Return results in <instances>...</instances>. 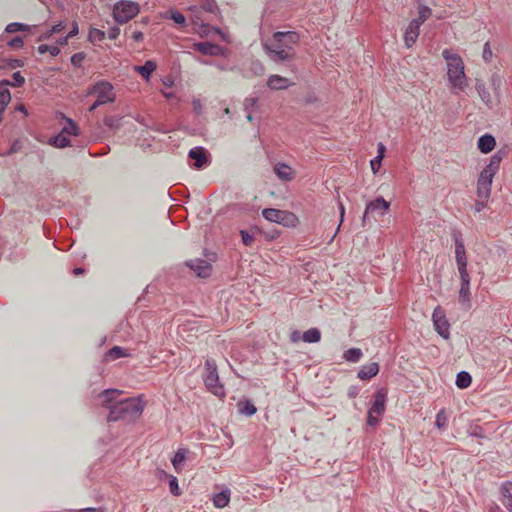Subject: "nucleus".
<instances>
[{"instance_id":"61","label":"nucleus","mask_w":512,"mask_h":512,"mask_svg":"<svg viewBox=\"0 0 512 512\" xmlns=\"http://www.w3.org/2000/svg\"><path fill=\"white\" fill-rule=\"evenodd\" d=\"M512 487V482H505L503 485H502V488H501V493H502V499L505 498V494H511L510 493V488Z\"/></svg>"},{"instance_id":"42","label":"nucleus","mask_w":512,"mask_h":512,"mask_svg":"<svg viewBox=\"0 0 512 512\" xmlns=\"http://www.w3.org/2000/svg\"><path fill=\"white\" fill-rule=\"evenodd\" d=\"M23 148V143L20 139H15L11 145H10V148L5 151V153H0V156L1 157H6V156H10V155H13L19 151H21V149Z\"/></svg>"},{"instance_id":"24","label":"nucleus","mask_w":512,"mask_h":512,"mask_svg":"<svg viewBox=\"0 0 512 512\" xmlns=\"http://www.w3.org/2000/svg\"><path fill=\"white\" fill-rule=\"evenodd\" d=\"M157 64L153 60H147L141 66H136L135 70L145 79H149L151 74L156 70Z\"/></svg>"},{"instance_id":"51","label":"nucleus","mask_w":512,"mask_h":512,"mask_svg":"<svg viewBox=\"0 0 512 512\" xmlns=\"http://www.w3.org/2000/svg\"><path fill=\"white\" fill-rule=\"evenodd\" d=\"M500 163H501V160H499L495 156H492L486 167L489 170H492L493 172L497 173V171L499 170V167H500Z\"/></svg>"},{"instance_id":"10","label":"nucleus","mask_w":512,"mask_h":512,"mask_svg":"<svg viewBox=\"0 0 512 512\" xmlns=\"http://www.w3.org/2000/svg\"><path fill=\"white\" fill-rule=\"evenodd\" d=\"M495 172L485 167L479 174L477 180V196L479 198H489L491 195L492 181Z\"/></svg>"},{"instance_id":"19","label":"nucleus","mask_w":512,"mask_h":512,"mask_svg":"<svg viewBox=\"0 0 512 512\" xmlns=\"http://www.w3.org/2000/svg\"><path fill=\"white\" fill-rule=\"evenodd\" d=\"M379 373V364L377 362H370L361 366L357 373V377L361 380H370Z\"/></svg>"},{"instance_id":"52","label":"nucleus","mask_w":512,"mask_h":512,"mask_svg":"<svg viewBox=\"0 0 512 512\" xmlns=\"http://www.w3.org/2000/svg\"><path fill=\"white\" fill-rule=\"evenodd\" d=\"M492 56H493V54H492V50L490 48V45H489L488 42H486L484 44V47H483V54H482L483 60L485 62H490L491 59H492Z\"/></svg>"},{"instance_id":"47","label":"nucleus","mask_w":512,"mask_h":512,"mask_svg":"<svg viewBox=\"0 0 512 512\" xmlns=\"http://www.w3.org/2000/svg\"><path fill=\"white\" fill-rule=\"evenodd\" d=\"M447 422H448V417H447L445 411L442 409L436 415L435 425L437 428L443 429L446 427Z\"/></svg>"},{"instance_id":"55","label":"nucleus","mask_w":512,"mask_h":512,"mask_svg":"<svg viewBox=\"0 0 512 512\" xmlns=\"http://www.w3.org/2000/svg\"><path fill=\"white\" fill-rule=\"evenodd\" d=\"M489 198H479L475 203V211L481 212L486 206Z\"/></svg>"},{"instance_id":"48","label":"nucleus","mask_w":512,"mask_h":512,"mask_svg":"<svg viewBox=\"0 0 512 512\" xmlns=\"http://www.w3.org/2000/svg\"><path fill=\"white\" fill-rule=\"evenodd\" d=\"M85 58L86 54L84 52H78L71 56L70 61L75 68H80Z\"/></svg>"},{"instance_id":"8","label":"nucleus","mask_w":512,"mask_h":512,"mask_svg":"<svg viewBox=\"0 0 512 512\" xmlns=\"http://www.w3.org/2000/svg\"><path fill=\"white\" fill-rule=\"evenodd\" d=\"M262 215L267 221L278 223L285 227H295L299 222L297 216L293 212L279 210L276 208H265L262 211Z\"/></svg>"},{"instance_id":"4","label":"nucleus","mask_w":512,"mask_h":512,"mask_svg":"<svg viewBox=\"0 0 512 512\" xmlns=\"http://www.w3.org/2000/svg\"><path fill=\"white\" fill-rule=\"evenodd\" d=\"M203 381L209 392L217 397L225 396V389L219 380L217 365L214 359H206L203 372Z\"/></svg>"},{"instance_id":"50","label":"nucleus","mask_w":512,"mask_h":512,"mask_svg":"<svg viewBox=\"0 0 512 512\" xmlns=\"http://www.w3.org/2000/svg\"><path fill=\"white\" fill-rule=\"evenodd\" d=\"M240 235H241V238H242V242L245 246H251L252 243L254 242V236L249 234L248 231L246 230H241L240 231Z\"/></svg>"},{"instance_id":"54","label":"nucleus","mask_w":512,"mask_h":512,"mask_svg":"<svg viewBox=\"0 0 512 512\" xmlns=\"http://www.w3.org/2000/svg\"><path fill=\"white\" fill-rule=\"evenodd\" d=\"M382 160L383 159L376 156L370 161V166L374 173H377L381 168Z\"/></svg>"},{"instance_id":"26","label":"nucleus","mask_w":512,"mask_h":512,"mask_svg":"<svg viewBox=\"0 0 512 512\" xmlns=\"http://www.w3.org/2000/svg\"><path fill=\"white\" fill-rule=\"evenodd\" d=\"M13 81H10L8 79H2L0 81V86L3 87H15V88H21L25 84V78L21 75L19 71H16L12 74Z\"/></svg>"},{"instance_id":"62","label":"nucleus","mask_w":512,"mask_h":512,"mask_svg":"<svg viewBox=\"0 0 512 512\" xmlns=\"http://www.w3.org/2000/svg\"><path fill=\"white\" fill-rule=\"evenodd\" d=\"M386 147L383 143H378L377 145V157L383 159L385 156Z\"/></svg>"},{"instance_id":"3","label":"nucleus","mask_w":512,"mask_h":512,"mask_svg":"<svg viewBox=\"0 0 512 512\" xmlns=\"http://www.w3.org/2000/svg\"><path fill=\"white\" fill-rule=\"evenodd\" d=\"M443 58L447 61L448 66V79L455 88L464 89L466 84V76L464 73V64L460 56L451 54L449 50L445 49L442 52Z\"/></svg>"},{"instance_id":"40","label":"nucleus","mask_w":512,"mask_h":512,"mask_svg":"<svg viewBox=\"0 0 512 512\" xmlns=\"http://www.w3.org/2000/svg\"><path fill=\"white\" fill-rule=\"evenodd\" d=\"M29 30H30L29 25L23 24L20 22L9 23L5 28L6 33H15V32H19V31H29Z\"/></svg>"},{"instance_id":"5","label":"nucleus","mask_w":512,"mask_h":512,"mask_svg":"<svg viewBox=\"0 0 512 512\" xmlns=\"http://www.w3.org/2000/svg\"><path fill=\"white\" fill-rule=\"evenodd\" d=\"M388 391L386 388L381 387L377 389L373 395L374 400L368 409L367 413V424L369 426H376L386 410Z\"/></svg>"},{"instance_id":"34","label":"nucleus","mask_w":512,"mask_h":512,"mask_svg":"<svg viewBox=\"0 0 512 512\" xmlns=\"http://www.w3.org/2000/svg\"><path fill=\"white\" fill-rule=\"evenodd\" d=\"M106 34L104 31L90 27L89 33H88V41L92 44H95L96 42H101L105 39Z\"/></svg>"},{"instance_id":"31","label":"nucleus","mask_w":512,"mask_h":512,"mask_svg":"<svg viewBox=\"0 0 512 512\" xmlns=\"http://www.w3.org/2000/svg\"><path fill=\"white\" fill-rule=\"evenodd\" d=\"M459 302L470 308V283H461L459 289Z\"/></svg>"},{"instance_id":"32","label":"nucleus","mask_w":512,"mask_h":512,"mask_svg":"<svg viewBox=\"0 0 512 512\" xmlns=\"http://www.w3.org/2000/svg\"><path fill=\"white\" fill-rule=\"evenodd\" d=\"M363 356V353H362V350L360 348H349L348 350H346L344 353H343V358L348 361V362H352V363H357L360 361V359L362 358Z\"/></svg>"},{"instance_id":"25","label":"nucleus","mask_w":512,"mask_h":512,"mask_svg":"<svg viewBox=\"0 0 512 512\" xmlns=\"http://www.w3.org/2000/svg\"><path fill=\"white\" fill-rule=\"evenodd\" d=\"M128 355L129 354L127 353V351L124 348H122L120 346H113L111 349H109L104 354V361H106V362L114 361L116 359L126 357Z\"/></svg>"},{"instance_id":"53","label":"nucleus","mask_w":512,"mask_h":512,"mask_svg":"<svg viewBox=\"0 0 512 512\" xmlns=\"http://www.w3.org/2000/svg\"><path fill=\"white\" fill-rule=\"evenodd\" d=\"M8 46L12 48H22L24 46L23 38L20 36H15L8 42Z\"/></svg>"},{"instance_id":"35","label":"nucleus","mask_w":512,"mask_h":512,"mask_svg":"<svg viewBox=\"0 0 512 512\" xmlns=\"http://www.w3.org/2000/svg\"><path fill=\"white\" fill-rule=\"evenodd\" d=\"M122 117L120 116H106L103 120L104 125L110 130L116 131L122 126Z\"/></svg>"},{"instance_id":"59","label":"nucleus","mask_w":512,"mask_h":512,"mask_svg":"<svg viewBox=\"0 0 512 512\" xmlns=\"http://www.w3.org/2000/svg\"><path fill=\"white\" fill-rule=\"evenodd\" d=\"M359 392H360L359 387L352 385L348 388L347 395L349 398L353 399L358 396Z\"/></svg>"},{"instance_id":"17","label":"nucleus","mask_w":512,"mask_h":512,"mask_svg":"<svg viewBox=\"0 0 512 512\" xmlns=\"http://www.w3.org/2000/svg\"><path fill=\"white\" fill-rule=\"evenodd\" d=\"M421 25L418 21L411 20L404 34V42L406 47L410 48L419 36Z\"/></svg>"},{"instance_id":"63","label":"nucleus","mask_w":512,"mask_h":512,"mask_svg":"<svg viewBox=\"0 0 512 512\" xmlns=\"http://www.w3.org/2000/svg\"><path fill=\"white\" fill-rule=\"evenodd\" d=\"M258 103V99L257 98H246L245 99V102H244V105H245V109L248 110L249 107L251 106H256Z\"/></svg>"},{"instance_id":"6","label":"nucleus","mask_w":512,"mask_h":512,"mask_svg":"<svg viewBox=\"0 0 512 512\" xmlns=\"http://www.w3.org/2000/svg\"><path fill=\"white\" fill-rule=\"evenodd\" d=\"M140 5L129 0H120L113 6V18L119 24H125L138 15Z\"/></svg>"},{"instance_id":"11","label":"nucleus","mask_w":512,"mask_h":512,"mask_svg":"<svg viewBox=\"0 0 512 512\" xmlns=\"http://www.w3.org/2000/svg\"><path fill=\"white\" fill-rule=\"evenodd\" d=\"M433 323L436 332L443 337L444 339H448L450 337L449 333V322L444 314V312L441 310L440 307H437L432 315Z\"/></svg>"},{"instance_id":"33","label":"nucleus","mask_w":512,"mask_h":512,"mask_svg":"<svg viewBox=\"0 0 512 512\" xmlns=\"http://www.w3.org/2000/svg\"><path fill=\"white\" fill-rule=\"evenodd\" d=\"M302 339L307 343H317L321 339V332L318 328H310L303 333Z\"/></svg>"},{"instance_id":"14","label":"nucleus","mask_w":512,"mask_h":512,"mask_svg":"<svg viewBox=\"0 0 512 512\" xmlns=\"http://www.w3.org/2000/svg\"><path fill=\"white\" fill-rule=\"evenodd\" d=\"M193 48L195 51L207 56H222L225 51L223 46L211 42H197L193 44Z\"/></svg>"},{"instance_id":"36","label":"nucleus","mask_w":512,"mask_h":512,"mask_svg":"<svg viewBox=\"0 0 512 512\" xmlns=\"http://www.w3.org/2000/svg\"><path fill=\"white\" fill-rule=\"evenodd\" d=\"M431 15V8L426 5L420 4L418 5V18L413 20L418 21V23L422 25Z\"/></svg>"},{"instance_id":"15","label":"nucleus","mask_w":512,"mask_h":512,"mask_svg":"<svg viewBox=\"0 0 512 512\" xmlns=\"http://www.w3.org/2000/svg\"><path fill=\"white\" fill-rule=\"evenodd\" d=\"M188 157L194 160L193 167L196 169H202L209 163V153L204 147H194L189 153Z\"/></svg>"},{"instance_id":"16","label":"nucleus","mask_w":512,"mask_h":512,"mask_svg":"<svg viewBox=\"0 0 512 512\" xmlns=\"http://www.w3.org/2000/svg\"><path fill=\"white\" fill-rule=\"evenodd\" d=\"M273 170L276 176L282 181L289 182L295 178V171L286 163H276Z\"/></svg>"},{"instance_id":"20","label":"nucleus","mask_w":512,"mask_h":512,"mask_svg":"<svg viewBox=\"0 0 512 512\" xmlns=\"http://www.w3.org/2000/svg\"><path fill=\"white\" fill-rule=\"evenodd\" d=\"M495 145L496 140L494 136L491 134H484L478 138V149L484 154L491 152L494 149Z\"/></svg>"},{"instance_id":"60","label":"nucleus","mask_w":512,"mask_h":512,"mask_svg":"<svg viewBox=\"0 0 512 512\" xmlns=\"http://www.w3.org/2000/svg\"><path fill=\"white\" fill-rule=\"evenodd\" d=\"M78 33H79L78 23H77L76 21H73V22H72L71 30L68 32V37L73 38V37H74V36H76Z\"/></svg>"},{"instance_id":"43","label":"nucleus","mask_w":512,"mask_h":512,"mask_svg":"<svg viewBox=\"0 0 512 512\" xmlns=\"http://www.w3.org/2000/svg\"><path fill=\"white\" fill-rule=\"evenodd\" d=\"M249 70L255 76H262L265 73V67L263 63L259 60H254L251 62Z\"/></svg>"},{"instance_id":"44","label":"nucleus","mask_w":512,"mask_h":512,"mask_svg":"<svg viewBox=\"0 0 512 512\" xmlns=\"http://www.w3.org/2000/svg\"><path fill=\"white\" fill-rule=\"evenodd\" d=\"M11 101V93L7 87L0 86V106L7 107Z\"/></svg>"},{"instance_id":"13","label":"nucleus","mask_w":512,"mask_h":512,"mask_svg":"<svg viewBox=\"0 0 512 512\" xmlns=\"http://www.w3.org/2000/svg\"><path fill=\"white\" fill-rule=\"evenodd\" d=\"M452 239L455 244V258L457 266L467 264L466 250L461 232L458 230H453Z\"/></svg>"},{"instance_id":"18","label":"nucleus","mask_w":512,"mask_h":512,"mask_svg":"<svg viewBox=\"0 0 512 512\" xmlns=\"http://www.w3.org/2000/svg\"><path fill=\"white\" fill-rule=\"evenodd\" d=\"M291 85H293V83H291L288 78L277 74L270 75L267 80V86L271 90H285Z\"/></svg>"},{"instance_id":"27","label":"nucleus","mask_w":512,"mask_h":512,"mask_svg":"<svg viewBox=\"0 0 512 512\" xmlns=\"http://www.w3.org/2000/svg\"><path fill=\"white\" fill-rule=\"evenodd\" d=\"M164 18L174 21L177 25L181 27H185L187 23L185 16L175 9H169L165 13Z\"/></svg>"},{"instance_id":"21","label":"nucleus","mask_w":512,"mask_h":512,"mask_svg":"<svg viewBox=\"0 0 512 512\" xmlns=\"http://www.w3.org/2000/svg\"><path fill=\"white\" fill-rule=\"evenodd\" d=\"M189 450L187 448H179L171 459V463L176 472H181L184 466V462L187 458Z\"/></svg>"},{"instance_id":"22","label":"nucleus","mask_w":512,"mask_h":512,"mask_svg":"<svg viewBox=\"0 0 512 512\" xmlns=\"http://www.w3.org/2000/svg\"><path fill=\"white\" fill-rule=\"evenodd\" d=\"M231 491L226 488L213 497V504L216 508H224L230 502Z\"/></svg>"},{"instance_id":"7","label":"nucleus","mask_w":512,"mask_h":512,"mask_svg":"<svg viewBox=\"0 0 512 512\" xmlns=\"http://www.w3.org/2000/svg\"><path fill=\"white\" fill-rule=\"evenodd\" d=\"M204 256L205 259L196 258L185 262V265L200 278H208L211 276L212 263L217 259V254L208 250L204 251Z\"/></svg>"},{"instance_id":"56","label":"nucleus","mask_w":512,"mask_h":512,"mask_svg":"<svg viewBox=\"0 0 512 512\" xmlns=\"http://www.w3.org/2000/svg\"><path fill=\"white\" fill-rule=\"evenodd\" d=\"M502 504L509 512H512V494H505V498L502 499Z\"/></svg>"},{"instance_id":"2","label":"nucleus","mask_w":512,"mask_h":512,"mask_svg":"<svg viewBox=\"0 0 512 512\" xmlns=\"http://www.w3.org/2000/svg\"><path fill=\"white\" fill-rule=\"evenodd\" d=\"M300 40L296 31H277L271 42H264L263 49L275 63H290L296 57L294 45Z\"/></svg>"},{"instance_id":"1","label":"nucleus","mask_w":512,"mask_h":512,"mask_svg":"<svg viewBox=\"0 0 512 512\" xmlns=\"http://www.w3.org/2000/svg\"><path fill=\"white\" fill-rule=\"evenodd\" d=\"M123 392L118 389H105L99 394L102 398V407L109 410L107 415L108 422H134L142 415L145 403L141 397H131L118 400Z\"/></svg>"},{"instance_id":"37","label":"nucleus","mask_w":512,"mask_h":512,"mask_svg":"<svg viewBox=\"0 0 512 512\" xmlns=\"http://www.w3.org/2000/svg\"><path fill=\"white\" fill-rule=\"evenodd\" d=\"M65 28V25L63 22H58L57 24L53 25L50 30L46 31L45 33L41 34L38 37V41H44L49 39L53 34H57L61 32Z\"/></svg>"},{"instance_id":"9","label":"nucleus","mask_w":512,"mask_h":512,"mask_svg":"<svg viewBox=\"0 0 512 512\" xmlns=\"http://www.w3.org/2000/svg\"><path fill=\"white\" fill-rule=\"evenodd\" d=\"M113 86L108 81H98L89 88L88 94H96L97 100L102 104L112 103L115 101V95L112 93Z\"/></svg>"},{"instance_id":"64","label":"nucleus","mask_w":512,"mask_h":512,"mask_svg":"<svg viewBox=\"0 0 512 512\" xmlns=\"http://www.w3.org/2000/svg\"><path fill=\"white\" fill-rule=\"evenodd\" d=\"M75 512H104V510L102 508L88 507V508L78 509Z\"/></svg>"},{"instance_id":"49","label":"nucleus","mask_w":512,"mask_h":512,"mask_svg":"<svg viewBox=\"0 0 512 512\" xmlns=\"http://www.w3.org/2000/svg\"><path fill=\"white\" fill-rule=\"evenodd\" d=\"M457 267H458L461 283H470V276L467 271V264L458 265Z\"/></svg>"},{"instance_id":"38","label":"nucleus","mask_w":512,"mask_h":512,"mask_svg":"<svg viewBox=\"0 0 512 512\" xmlns=\"http://www.w3.org/2000/svg\"><path fill=\"white\" fill-rule=\"evenodd\" d=\"M61 132H63L64 134H66L67 136L69 135H79V127L77 126V124L70 118H67L66 120V125L62 128Z\"/></svg>"},{"instance_id":"12","label":"nucleus","mask_w":512,"mask_h":512,"mask_svg":"<svg viewBox=\"0 0 512 512\" xmlns=\"http://www.w3.org/2000/svg\"><path fill=\"white\" fill-rule=\"evenodd\" d=\"M390 208V202L386 201L382 196L377 197L374 201L366 204V208L362 217L363 226L369 214L379 212L381 215Z\"/></svg>"},{"instance_id":"23","label":"nucleus","mask_w":512,"mask_h":512,"mask_svg":"<svg viewBox=\"0 0 512 512\" xmlns=\"http://www.w3.org/2000/svg\"><path fill=\"white\" fill-rule=\"evenodd\" d=\"M47 143L56 148H65L70 146V139L66 134L60 131L59 134L50 137Z\"/></svg>"},{"instance_id":"57","label":"nucleus","mask_w":512,"mask_h":512,"mask_svg":"<svg viewBox=\"0 0 512 512\" xmlns=\"http://www.w3.org/2000/svg\"><path fill=\"white\" fill-rule=\"evenodd\" d=\"M119 34H120V28L118 26H113L108 31V37L111 40L117 39Z\"/></svg>"},{"instance_id":"58","label":"nucleus","mask_w":512,"mask_h":512,"mask_svg":"<svg viewBox=\"0 0 512 512\" xmlns=\"http://www.w3.org/2000/svg\"><path fill=\"white\" fill-rule=\"evenodd\" d=\"M471 436L476 438H485L484 430L481 426H475L474 430L470 433Z\"/></svg>"},{"instance_id":"41","label":"nucleus","mask_w":512,"mask_h":512,"mask_svg":"<svg viewBox=\"0 0 512 512\" xmlns=\"http://www.w3.org/2000/svg\"><path fill=\"white\" fill-rule=\"evenodd\" d=\"M475 87L482 101L488 104L491 101V97L489 91L485 87V84L478 80Z\"/></svg>"},{"instance_id":"45","label":"nucleus","mask_w":512,"mask_h":512,"mask_svg":"<svg viewBox=\"0 0 512 512\" xmlns=\"http://www.w3.org/2000/svg\"><path fill=\"white\" fill-rule=\"evenodd\" d=\"M2 62L4 63V65L2 66L3 68L8 67L10 69H15L24 66V60L17 58L3 59Z\"/></svg>"},{"instance_id":"30","label":"nucleus","mask_w":512,"mask_h":512,"mask_svg":"<svg viewBox=\"0 0 512 512\" xmlns=\"http://www.w3.org/2000/svg\"><path fill=\"white\" fill-rule=\"evenodd\" d=\"M237 407L238 411L246 416H252L257 412L256 406L249 400L239 401Z\"/></svg>"},{"instance_id":"46","label":"nucleus","mask_w":512,"mask_h":512,"mask_svg":"<svg viewBox=\"0 0 512 512\" xmlns=\"http://www.w3.org/2000/svg\"><path fill=\"white\" fill-rule=\"evenodd\" d=\"M169 490L174 496H180L182 494V491L179 488L178 479L173 475L169 476Z\"/></svg>"},{"instance_id":"39","label":"nucleus","mask_w":512,"mask_h":512,"mask_svg":"<svg viewBox=\"0 0 512 512\" xmlns=\"http://www.w3.org/2000/svg\"><path fill=\"white\" fill-rule=\"evenodd\" d=\"M201 1V7L211 14H218L220 13V9L216 3L215 0H200Z\"/></svg>"},{"instance_id":"29","label":"nucleus","mask_w":512,"mask_h":512,"mask_svg":"<svg viewBox=\"0 0 512 512\" xmlns=\"http://www.w3.org/2000/svg\"><path fill=\"white\" fill-rule=\"evenodd\" d=\"M472 377L467 371H460L456 376V386L460 389L468 388L471 385Z\"/></svg>"},{"instance_id":"28","label":"nucleus","mask_w":512,"mask_h":512,"mask_svg":"<svg viewBox=\"0 0 512 512\" xmlns=\"http://www.w3.org/2000/svg\"><path fill=\"white\" fill-rule=\"evenodd\" d=\"M198 18L193 20V24L197 27L195 30L199 33L201 37H205L209 34L210 29H213L216 33L220 34L221 30L218 27H210L209 24L198 22Z\"/></svg>"}]
</instances>
